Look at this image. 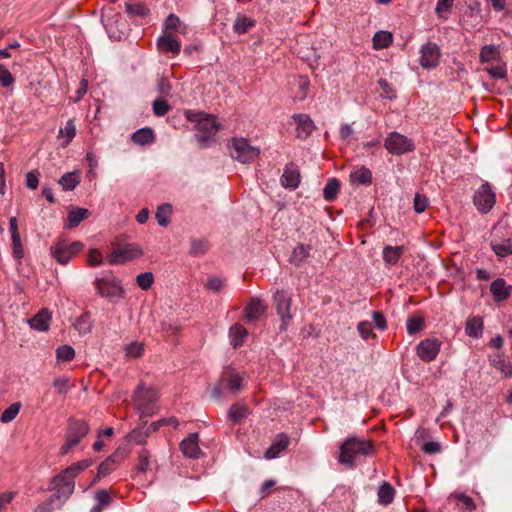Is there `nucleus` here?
<instances>
[{
	"label": "nucleus",
	"mask_w": 512,
	"mask_h": 512,
	"mask_svg": "<svg viewBox=\"0 0 512 512\" xmlns=\"http://www.w3.org/2000/svg\"><path fill=\"white\" fill-rule=\"evenodd\" d=\"M500 59V50L495 45H485L481 48L479 60L481 63H488Z\"/></svg>",
	"instance_id": "obj_32"
},
{
	"label": "nucleus",
	"mask_w": 512,
	"mask_h": 512,
	"mask_svg": "<svg viewBox=\"0 0 512 512\" xmlns=\"http://www.w3.org/2000/svg\"><path fill=\"white\" fill-rule=\"evenodd\" d=\"M56 357L59 361L69 362L75 357V350L70 345H61L56 349Z\"/></svg>",
	"instance_id": "obj_48"
},
{
	"label": "nucleus",
	"mask_w": 512,
	"mask_h": 512,
	"mask_svg": "<svg viewBox=\"0 0 512 512\" xmlns=\"http://www.w3.org/2000/svg\"><path fill=\"white\" fill-rule=\"evenodd\" d=\"M248 332L242 325L236 324L230 328L231 344L233 347L241 346L247 336Z\"/></svg>",
	"instance_id": "obj_36"
},
{
	"label": "nucleus",
	"mask_w": 512,
	"mask_h": 512,
	"mask_svg": "<svg viewBox=\"0 0 512 512\" xmlns=\"http://www.w3.org/2000/svg\"><path fill=\"white\" fill-rule=\"evenodd\" d=\"M74 328L79 331L81 334H87L92 329V324L90 321V315L88 313L82 314L78 317L73 324Z\"/></svg>",
	"instance_id": "obj_46"
},
{
	"label": "nucleus",
	"mask_w": 512,
	"mask_h": 512,
	"mask_svg": "<svg viewBox=\"0 0 512 512\" xmlns=\"http://www.w3.org/2000/svg\"><path fill=\"white\" fill-rule=\"evenodd\" d=\"M441 342L436 338H427L417 345V356L424 362L433 361L439 354Z\"/></svg>",
	"instance_id": "obj_13"
},
{
	"label": "nucleus",
	"mask_w": 512,
	"mask_h": 512,
	"mask_svg": "<svg viewBox=\"0 0 512 512\" xmlns=\"http://www.w3.org/2000/svg\"><path fill=\"white\" fill-rule=\"evenodd\" d=\"M454 1L455 0H437L435 8L437 17L441 19H447V13H449L452 9Z\"/></svg>",
	"instance_id": "obj_49"
},
{
	"label": "nucleus",
	"mask_w": 512,
	"mask_h": 512,
	"mask_svg": "<svg viewBox=\"0 0 512 512\" xmlns=\"http://www.w3.org/2000/svg\"><path fill=\"white\" fill-rule=\"evenodd\" d=\"M97 504L92 507L91 512H102L103 508L111 501V496L107 490L101 489L95 493Z\"/></svg>",
	"instance_id": "obj_44"
},
{
	"label": "nucleus",
	"mask_w": 512,
	"mask_h": 512,
	"mask_svg": "<svg viewBox=\"0 0 512 512\" xmlns=\"http://www.w3.org/2000/svg\"><path fill=\"white\" fill-rule=\"evenodd\" d=\"M248 414V408L245 405L233 404L228 411V418L238 423L246 417Z\"/></svg>",
	"instance_id": "obj_43"
},
{
	"label": "nucleus",
	"mask_w": 512,
	"mask_h": 512,
	"mask_svg": "<svg viewBox=\"0 0 512 512\" xmlns=\"http://www.w3.org/2000/svg\"><path fill=\"white\" fill-rule=\"evenodd\" d=\"M222 381H226L227 387L232 392H237L241 389L243 378L234 372H228L222 376Z\"/></svg>",
	"instance_id": "obj_42"
},
{
	"label": "nucleus",
	"mask_w": 512,
	"mask_h": 512,
	"mask_svg": "<svg viewBox=\"0 0 512 512\" xmlns=\"http://www.w3.org/2000/svg\"><path fill=\"white\" fill-rule=\"evenodd\" d=\"M298 86L300 89V92L296 95V97L302 101L307 97L308 89L310 86L309 79L304 76H300L298 79Z\"/></svg>",
	"instance_id": "obj_63"
},
{
	"label": "nucleus",
	"mask_w": 512,
	"mask_h": 512,
	"mask_svg": "<svg viewBox=\"0 0 512 512\" xmlns=\"http://www.w3.org/2000/svg\"><path fill=\"white\" fill-rule=\"evenodd\" d=\"M170 109V105L163 99H156L153 102V113L158 117L166 115Z\"/></svg>",
	"instance_id": "obj_56"
},
{
	"label": "nucleus",
	"mask_w": 512,
	"mask_h": 512,
	"mask_svg": "<svg viewBox=\"0 0 512 512\" xmlns=\"http://www.w3.org/2000/svg\"><path fill=\"white\" fill-rule=\"evenodd\" d=\"M385 148L392 154L401 155L414 150V144L406 136L392 132L385 139Z\"/></svg>",
	"instance_id": "obj_11"
},
{
	"label": "nucleus",
	"mask_w": 512,
	"mask_h": 512,
	"mask_svg": "<svg viewBox=\"0 0 512 512\" xmlns=\"http://www.w3.org/2000/svg\"><path fill=\"white\" fill-rule=\"evenodd\" d=\"M172 211V206L169 203L158 206L155 218L160 226L166 227L170 223Z\"/></svg>",
	"instance_id": "obj_33"
},
{
	"label": "nucleus",
	"mask_w": 512,
	"mask_h": 512,
	"mask_svg": "<svg viewBox=\"0 0 512 512\" xmlns=\"http://www.w3.org/2000/svg\"><path fill=\"white\" fill-rule=\"evenodd\" d=\"M186 117L189 121L196 122L195 139L202 147L206 146L210 140H213L220 129L216 118L211 115L187 112Z\"/></svg>",
	"instance_id": "obj_3"
},
{
	"label": "nucleus",
	"mask_w": 512,
	"mask_h": 512,
	"mask_svg": "<svg viewBox=\"0 0 512 512\" xmlns=\"http://www.w3.org/2000/svg\"><path fill=\"white\" fill-rule=\"evenodd\" d=\"M83 247L84 245L80 241L68 243L64 239H58L51 247V254L60 264H67Z\"/></svg>",
	"instance_id": "obj_7"
},
{
	"label": "nucleus",
	"mask_w": 512,
	"mask_h": 512,
	"mask_svg": "<svg viewBox=\"0 0 512 512\" xmlns=\"http://www.w3.org/2000/svg\"><path fill=\"white\" fill-rule=\"evenodd\" d=\"M59 184L63 188V190H73L79 183L80 177L77 172H68L65 173L60 179Z\"/></svg>",
	"instance_id": "obj_39"
},
{
	"label": "nucleus",
	"mask_w": 512,
	"mask_h": 512,
	"mask_svg": "<svg viewBox=\"0 0 512 512\" xmlns=\"http://www.w3.org/2000/svg\"><path fill=\"white\" fill-rule=\"evenodd\" d=\"M340 190V182L336 178L328 180L323 190V197L326 201H333Z\"/></svg>",
	"instance_id": "obj_41"
},
{
	"label": "nucleus",
	"mask_w": 512,
	"mask_h": 512,
	"mask_svg": "<svg viewBox=\"0 0 512 512\" xmlns=\"http://www.w3.org/2000/svg\"><path fill=\"white\" fill-rule=\"evenodd\" d=\"M451 497H454L459 503L462 504L461 510L464 512H472L476 509L474 500L464 493H455L452 494Z\"/></svg>",
	"instance_id": "obj_45"
},
{
	"label": "nucleus",
	"mask_w": 512,
	"mask_h": 512,
	"mask_svg": "<svg viewBox=\"0 0 512 512\" xmlns=\"http://www.w3.org/2000/svg\"><path fill=\"white\" fill-rule=\"evenodd\" d=\"M157 392L152 388H146L144 383H140L134 392L133 399L140 407H145L147 404L154 403L157 400Z\"/></svg>",
	"instance_id": "obj_18"
},
{
	"label": "nucleus",
	"mask_w": 512,
	"mask_h": 512,
	"mask_svg": "<svg viewBox=\"0 0 512 512\" xmlns=\"http://www.w3.org/2000/svg\"><path fill=\"white\" fill-rule=\"evenodd\" d=\"M273 305L277 315L280 317V331H286L290 325L293 315L291 313L292 298L284 290H277L272 297Z\"/></svg>",
	"instance_id": "obj_6"
},
{
	"label": "nucleus",
	"mask_w": 512,
	"mask_h": 512,
	"mask_svg": "<svg viewBox=\"0 0 512 512\" xmlns=\"http://www.w3.org/2000/svg\"><path fill=\"white\" fill-rule=\"evenodd\" d=\"M171 83L166 77H161L157 81V90L162 97H167L171 92Z\"/></svg>",
	"instance_id": "obj_59"
},
{
	"label": "nucleus",
	"mask_w": 512,
	"mask_h": 512,
	"mask_svg": "<svg viewBox=\"0 0 512 512\" xmlns=\"http://www.w3.org/2000/svg\"><path fill=\"white\" fill-rule=\"evenodd\" d=\"M483 330V321L480 317L469 318L466 322L465 332L468 336L477 338Z\"/></svg>",
	"instance_id": "obj_34"
},
{
	"label": "nucleus",
	"mask_w": 512,
	"mask_h": 512,
	"mask_svg": "<svg viewBox=\"0 0 512 512\" xmlns=\"http://www.w3.org/2000/svg\"><path fill=\"white\" fill-rule=\"evenodd\" d=\"M92 464V459L78 461L63 469L59 474L52 478L51 485L55 492L50 496L57 500L58 506H62L73 494L75 488L74 479L77 475L86 470Z\"/></svg>",
	"instance_id": "obj_1"
},
{
	"label": "nucleus",
	"mask_w": 512,
	"mask_h": 512,
	"mask_svg": "<svg viewBox=\"0 0 512 512\" xmlns=\"http://www.w3.org/2000/svg\"><path fill=\"white\" fill-rule=\"evenodd\" d=\"M231 156L242 163H249L259 156V149L251 146L246 139H235Z\"/></svg>",
	"instance_id": "obj_10"
},
{
	"label": "nucleus",
	"mask_w": 512,
	"mask_h": 512,
	"mask_svg": "<svg viewBox=\"0 0 512 512\" xmlns=\"http://www.w3.org/2000/svg\"><path fill=\"white\" fill-rule=\"evenodd\" d=\"M125 11L130 18H143L149 15V8L142 2H127L125 4Z\"/></svg>",
	"instance_id": "obj_29"
},
{
	"label": "nucleus",
	"mask_w": 512,
	"mask_h": 512,
	"mask_svg": "<svg viewBox=\"0 0 512 512\" xmlns=\"http://www.w3.org/2000/svg\"><path fill=\"white\" fill-rule=\"evenodd\" d=\"M490 291L495 302H502L510 297L512 286L507 285L505 279L497 278L491 283Z\"/></svg>",
	"instance_id": "obj_19"
},
{
	"label": "nucleus",
	"mask_w": 512,
	"mask_h": 512,
	"mask_svg": "<svg viewBox=\"0 0 512 512\" xmlns=\"http://www.w3.org/2000/svg\"><path fill=\"white\" fill-rule=\"evenodd\" d=\"M20 407L21 404L19 402L11 404L3 411L1 415V421L3 423H8L14 420L20 411Z\"/></svg>",
	"instance_id": "obj_52"
},
{
	"label": "nucleus",
	"mask_w": 512,
	"mask_h": 512,
	"mask_svg": "<svg viewBox=\"0 0 512 512\" xmlns=\"http://www.w3.org/2000/svg\"><path fill=\"white\" fill-rule=\"evenodd\" d=\"M496 196L488 182L483 183L478 190H476L473 202L481 213H488L494 206Z\"/></svg>",
	"instance_id": "obj_9"
},
{
	"label": "nucleus",
	"mask_w": 512,
	"mask_h": 512,
	"mask_svg": "<svg viewBox=\"0 0 512 512\" xmlns=\"http://www.w3.org/2000/svg\"><path fill=\"white\" fill-rule=\"evenodd\" d=\"M94 286L99 296L112 303L123 298L125 295V290L122 287L121 281L111 272L105 273L101 277L96 278Z\"/></svg>",
	"instance_id": "obj_4"
},
{
	"label": "nucleus",
	"mask_w": 512,
	"mask_h": 512,
	"mask_svg": "<svg viewBox=\"0 0 512 512\" xmlns=\"http://www.w3.org/2000/svg\"><path fill=\"white\" fill-rule=\"evenodd\" d=\"M372 40L375 49L387 48L392 43V34L388 31H378Z\"/></svg>",
	"instance_id": "obj_40"
},
{
	"label": "nucleus",
	"mask_w": 512,
	"mask_h": 512,
	"mask_svg": "<svg viewBox=\"0 0 512 512\" xmlns=\"http://www.w3.org/2000/svg\"><path fill=\"white\" fill-rule=\"evenodd\" d=\"M256 24L255 20L247 16H239L236 18L233 29L237 34H244Z\"/></svg>",
	"instance_id": "obj_37"
},
{
	"label": "nucleus",
	"mask_w": 512,
	"mask_h": 512,
	"mask_svg": "<svg viewBox=\"0 0 512 512\" xmlns=\"http://www.w3.org/2000/svg\"><path fill=\"white\" fill-rule=\"evenodd\" d=\"M50 322L51 313L45 308L28 320L30 327L37 331H47L50 327Z\"/></svg>",
	"instance_id": "obj_22"
},
{
	"label": "nucleus",
	"mask_w": 512,
	"mask_h": 512,
	"mask_svg": "<svg viewBox=\"0 0 512 512\" xmlns=\"http://www.w3.org/2000/svg\"><path fill=\"white\" fill-rule=\"evenodd\" d=\"M88 263L90 266H99L103 263V256L100 250L91 249L88 253Z\"/></svg>",
	"instance_id": "obj_64"
},
{
	"label": "nucleus",
	"mask_w": 512,
	"mask_h": 512,
	"mask_svg": "<svg viewBox=\"0 0 512 512\" xmlns=\"http://www.w3.org/2000/svg\"><path fill=\"white\" fill-rule=\"evenodd\" d=\"M181 452L185 457L197 459L201 454L199 447V434L191 433L183 439L179 445Z\"/></svg>",
	"instance_id": "obj_15"
},
{
	"label": "nucleus",
	"mask_w": 512,
	"mask_h": 512,
	"mask_svg": "<svg viewBox=\"0 0 512 512\" xmlns=\"http://www.w3.org/2000/svg\"><path fill=\"white\" fill-rule=\"evenodd\" d=\"M374 453L375 446L372 441L352 436L341 444L338 462L354 468L358 456H372Z\"/></svg>",
	"instance_id": "obj_2"
},
{
	"label": "nucleus",
	"mask_w": 512,
	"mask_h": 512,
	"mask_svg": "<svg viewBox=\"0 0 512 512\" xmlns=\"http://www.w3.org/2000/svg\"><path fill=\"white\" fill-rule=\"evenodd\" d=\"M89 432V425L85 420L69 419L65 436V443L60 448V454L66 455L77 446Z\"/></svg>",
	"instance_id": "obj_5"
},
{
	"label": "nucleus",
	"mask_w": 512,
	"mask_h": 512,
	"mask_svg": "<svg viewBox=\"0 0 512 512\" xmlns=\"http://www.w3.org/2000/svg\"><path fill=\"white\" fill-rule=\"evenodd\" d=\"M157 48L160 52L163 53H172L173 55H178L181 50V43L174 34H165L162 35L157 40Z\"/></svg>",
	"instance_id": "obj_17"
},
{
	"label": "nucleus",
	"mask_w": 512,
	"mask_h": 512,
	"mask_svg": "<svg viewBox=\"0 0 512 512\" xmlns=\"http://www.w3.org/2000/svg\"><path fill=\"white\" fill-rule=\"evenodd\" d=\"M490 246L498 257L504 258L512 255V238L502 240L493 239Z\"/></svg>",
	"instance_id": "obj_25"
},
{
	"label": "nucleus",
	"mask_w": 512,
	"mask_h": 512,
	"mask_svg": "<svg viewBox=\"0 0 512 512\" xmlns=\"http://www.w3.org/2000/svg\"><path fill=\"white\" fill-rule=\"evenodd\" d=\"M144 351V346L139 342H132L126 347V355L132 358H139Z\"/></svg>",
	"instance_id": "obj_58"
},
{
	"label": "nucleus",
	"mask_w": 512,
	"mask_h": 512,
	"mask_svg": "<svg viewBox=\"0 0 512 512\" xmlns=\"http://www.w3.org/2000/svg\"><path fill=\"white\" fill-rule=\"evenodd\" d=\"M281 184L285 188L296 189L300 184V171L294 163L287 164L281 177Z\"/></svg>",
	"instance_id": "obj_20"
},
{
	"label": "nucleus",
	"mask_w": 512,
	"mask_h": 512,
	"mask_svg": "<svg viewBox=\"0 0 512 512\" xmlns=\"http://www.w3.org/2000/svg\"><path fill=\"white\" fill-rule=\"evenodd\" d=\"M89 212L84 208H75L68 213L66 227L75 228L88 216Z\"/></svg>",
	"instance_id": "obj_30"
},
{
	"label": "nucleus",
	"mask_w": 512,
	"mask_h": 512,
	"mask_svg": "<svg viewBox=\"0 0 512 512\" xmlns=\"http://www.w3.org/2000/svg\"><path fill=\"white\" fill-rule=\"evenodd\" d=\"M209 249V243L205 239H193L191 242L190 253L194 256L204 254Z\"/></svg>",
	"instance_id": "obj_51"
},
{
	"label": "nucleus",
	"mask_w": 512,
	"mask_h": 512,
	"mask_svg": "<svg viewBox=\"0 0 512 512\" xmlns=\"http://www.w3.org/2000/svg\"><path fill=\"white\" fill-rule=\"evenodd\" d=\"M143 255L142 249L137 244H126L114 249L107 258L110 265L124 264Z\"/></svg>",
	"instance_id": "obj_8"
},
{
	"label": "nucleus",
	"mask_w": 512,
	"mask_h": 512,
	"mask_svg": "<svg viewBox=\"0 0 512 512\" xmlns=\"http://www.w3.org/2000/svg\"><path fill=\"white\" fill-rule=\"evenodd\" d=\"M488 74L495 79H503L506 77L507 71L504 65L497 64L486 68Z\"/></svg>",
	"instance_id": "obj_62"
},
{
	"label": "nucleus",
	"mask_w": 512,
	"mask_h": 512,
	"mask_svg": "<svg viewBox=\"0 0 512 512\" xmlns=\"http://www.w3.org/2000/svg\"><path fill=\"white\" fill-rule=\"evenodd\" d=\"M62 506H58L57 500L49 496L44 502L40 503L33 512H53L55 509H59Z\"/></svg>",
	"instance_id": "obj_53"
},
{
	"label": "nucleus",
	"mask_w": 512,
	"mask_h": 512,
	"mask_svg": "<svg viewBox=\"0 0 512 512\" xmlns=\"http://www.w3.org/2000/svg\"><path fill=\"white\" fill-rule=\"evenodd\" d=\"M14 83V77L11 72L2 64H0V84L3 87H9Z\"/></svg>",
	"instance_id": "obj_60"
},
{
	"label": "nucleus",
	"mask_w": 512,
	"mask_h": 512,
	"mask_svg": "<svg viewBox=\"0 0 512 512\" xmlns=\"http://www.w3.org/2000/svg\"><path fill=\"white\" fill-rule=\"evenodd\" d=\"M149 436V429L136 428L132 430L129 434V439L136 444L144 445L146 443L147 437Z\"/></svg>",
	"instance_id": "obj_50"
},
{
	"label": "nucleus",
	"mask_w": 512,
	"mask_h": 512,
	"mask_svg": "<svg viewBox=\"0 0 512 512\" xmlns=\"http://www.w3.org/2000/svg\"><path fill=\"white\" fill-rule=\"evenodd\" d=\"M174 32L184 33V27H181L179 17L175 14H170L165 20L162 33L173 34Z\"/></svg>",
	"instance_id": "obj_38"
},
{
	"label": "nucleus",
	"mask_w": 512,
	"mask_h": 512,
	"mask_svg": "<svg viewBox=\"0 0 512 512\" xmlns=\"http://www.w3.org/2000/svg\"><path fill=\"white\" fill-rule=\"evenodd\" d=\"M424 327V320L422 317H410L407 320V332L410 335L420 332Z\"/></svg>",
	"instance_id": "obj_55"
},
{
	"label": "nucleus",
	"mask_w": 512,
	"mask_h": 512,
	"mask_svg": "<svg viewBox=\"0 0 512 512\" xmlns=\"http://www.w3.org/2000/svg\"><path fill=\"white\" fill-rule=\"evenodd\" d=\"M126 452L124 449H116L109 457H107L97 469V475L93 481L106 477L117 469L120 463L125 459Z\"/></svg>",
	"instance_id": "obj_12"
},
{
	"label": "nucleus",
	"mask_w": 512,
	"mask_h": 512,
	"mask_svg": "<svg viewBox=\"0 0 512 512\" xmlns=\"http://www.w3.org/2000/svg\"><path fill=\"white\" fill-rule=\"evenodd\" d=\"M350 180L355 184L368 185L372 182V173L365 166L355 167L350 173Z\"/></svg>",
	"instance_id": "obj_26"
},
{
	"label": "nucleus",
	"mask_w": 512,
	"mask_h": 512,
	"mask_svg": "<svg viewBox=\"0 0 512 512\" xmlns=\"http://www.w3.org/2000/svg\"><path fill=\"white\" fill-rule=\"evenodd\" d=\"M311 245L309 244H298L292 251L290 256V263L295 266H300L310 255Z\"/></svg>",
	"instance_id": "obj_27"
},
{
	"label": "nucleus",
	"mask_w": 512,
	"mask_h": 512,
	"mask_svg": "<svg viewBox=\"0 0 512 512\" xmlns=\"http://www.w3.org/2000/svg\"><path fill=\"white\" fill-rule=\"evenodd\" d=\"M137 285L143 290H149L154 282V276L151 272H144L136 277Z\"/></svg>",
	"instance_id": "obj_54"
},
{
	"label": "nucleus",
	"mask_w": 512,
	"mask_h": 512,
	"mask_svg": "<svg viewBox=\"0 0 512 512\" xmlns=\"http://www.w3.org/2000/svg\"><path fill=\"white\" fill-rule=\"evenodd\" d=\"M420 65L424 69H431L438 66L441 52L436 43L427 42L421 47Z\"/></svg>",
	"instance_id": "obj_14"
},
{
	"label": "nucleus",
	"mask_w": 512,
	"mask_h": 512,
	"mask_svg": "<svg viewBox=\"0 0 512 512\" xmlns=\"http://www.w3.org/2000/svg\"><path fill=\"white\" fill-rule=\"evenodd\" d=\"M138 463L135 466V470L138 473H146L150 470L151 467V453L147 449H141L138 452L137 457Z\"/></svg>",
	"instance_id": "obj_35"
},
{
	"label": "nucleus",
	"mask_w": 512,
	"mask_h": 512,
	"mask_svg": "<svg viewBox=\"0 0 512 512\" xmlns=\"http://www.w3.org/2000/svg\"><path fill=\"white\" fill-rule=\"evenodd\" d=\"M428 198L425 195L416 193L414 197L413 207L416 213H422L428 207Z\"/></svg>",
	"instance_id": "obj_57"
},
{
	"label": "nucleus",
	"mask_w": 512,
	"mask_h": 512,
	"mask_svg": "<svg viewBox=\"0 0 512 512\" xmlns=\"http://www.w3.org/2000/svg\"><path fill=\"white\" fill-rule=\"evenodd\" d=\"M266 310L267 306L260 299L253 298L244 309L245 318L249 322L257 321Z\"/></svg>",
	"instance_id": "obj_21"
},
{
	"label": "nucleus",
	"mask_w": 512,
	"mask_h": 512,
	"mask_svg": "<svg viewBox=\"0 0 512 512\" xmlns=\"http://www.w3.org/2000/svg\"><path fill=\"white\" fill-rule=\"evenodd\" d=\"M395 496V489L389 483L384 481L378 490V502L382 505H389L392 503Z\"/></svg>",
	"instance_id": "obj_31"
},
{
	"label": "nucleus",
	"mask_w": 512,
	"mask_h": 512,
	"mask_svg": "<svg viewBox=\"0 0 512 512\" xmlns=\"http://www.w3.org/2000/svg\"><path fill=\"white\" fill-rule=\"evenodd\" d=\"M12 238V250L13 255L17 259H21L24 256V250L20 238V234L11 236Z\"/></svg>",
	"instance_id": "obj_61"
},
{
	"label": "nucleus",
	"mask_w": 512,
	"mask_h": 512,
	"mask_svg": "<svg viewBox=\"0 0 512 512\" xmlns=\"http://www.w3.org/2000/svg\"><path fill=\"white\" fill-rule=\"evenodd\" d=\"M403 246H391L386 245L383 248L382 257L387 267H392L398 263L402 255L404 254Z\"/></svg>",
	"instance_id": "obj_23"
},
{
	"label": "nucleus",
	"mask_w": 512,
	"mask_h": 512,
	"mask_svg": "<svg viewBox=\"0 0 512 512\" xmlns=\"http://www.w3.org/2000/svg\"><path fill=\"white\" fill-rule=\"evenodd\" d=\"M155 139L154 131L150 127H144L136 132H134L131 136V140L140 146L148 145L152 143Z\"/></svg>",
	"instance_id": "obj_28"
},
{
	"label": "nucleus",
	"mask_w": 512,
	"mask_h": 512,
	"mask_svg": "<svg viewBox=\"0 0 512 512\" xmlns=\"http://www.w3.org/2000/svg\"><path fill=\"white\" fill-rule=\"evenodd\" d=\"M289 444V438L285 434H279L277 439L272 443V445L265 451V458L274 459L276 458L282 451H284Z\"/></svg>",
	"instance_id": "obj_24"
},
{
	"label": "nucleus",
	"mask_w": 512,
	"mask_h": 512,
	"mask_svg": "<svg viewBox=\"0 0 512 512\" xmlns=\"http://www.w3.org/2000/svg\"><path fill=\"white\" fill-rule=\"evenodd\" d=\"M292 119L296 124V132L299 138H307L315 129L313 120L307 114H294Z\"/></svg>",
	"instance_id": "obj_16"
},
{
	"label": "nucleus",
	"mask_w": 512,
	"mask_h": 512,
	"mask_svg": "<svg viewBox=\"0 0 512 512\" xmlns=\"http://www.w3.org/2000/svg\"><path fill=\"white\" fill-rule=\"evenodd\" d=\"M75 135H76L75 123L72 119H69L66 122L65 127L61 128L59 131V136L66 138L63 146L64 147L67 146L72 141V139L75 137Z\"/></svg>",
	"instance_id": "obj_47"
}]
</instances>
